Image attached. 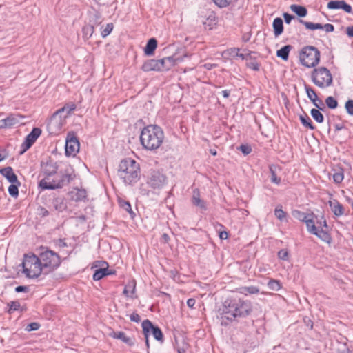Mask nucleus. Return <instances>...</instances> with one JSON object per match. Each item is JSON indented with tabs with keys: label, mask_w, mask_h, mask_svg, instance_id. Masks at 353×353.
<instances>
[{
	"label": "nucleus",
	"mask_w": 353,
	"mask_h": 353,
	"mask_svg": "<svg viewBox=\"0 0 353 353\" xmlns=\"http://www.w3.org/2000/svg\"><path fill=\"white\" fill-rule=\"evenodd\" d=\"M58 166L56 163L47 162L43 167L45 177L40 181L39 185L42 189L54 190L62 188L67 185L75 178L74 171L69 164H64V169L60 171L61 176L59 179H52V176L57 172Z\"/></svg>",
	"instance_id": "nucleus-1"
},
{
	"label": "nucleus",
	"mask_w": 353,
	"mask_h": 353,
	"mask_svg": "<svg viewBox=\"0 0 353 353\" xmlns=\"http://www.w3.org/2000/svg\"><path fill=\"white\" fill-rule=\"evenodd\" d=\"M223 307V317L230 321L236 317L247 316L252 311L251 302L240 299H227L224 302Z\"/></svg>",
	"instance_id": "nucleus-2"
},
{
	"label": "nucleus",
	"mask_w": 353,
	"mask_h": 353,
	"mask_svg": "<svg viewBox=\"0 0 353 353\" xmlns=\"http://www.w3.org/2000/svg\"><path fill=\"white\" fill-rule=\"evenodd\" d=\"M164 132L158 125H149L141 133L140 141L143 147L148 150H155L163 143Z\"/></svg>",
	"instance_id": "nucleus-3"
},
{
	"label": "nucleus",
	"mask_w": 353,
	"mask_h": 353,
	"mask_svg": "<svg viewBox=\"0 0 353 353\" xmlns=\"http://www.w3.org/2000/svg\"><path fill=\"white\" fill-rule=\"evenodd\" d=\"M139 165L133 159L122 160L119 164L118 176L125 184H132L139 180Z\"/></svg>",
	"instance_id": "nucleus-4"
},
{
	"label": "nucleus",
	"mask_w": 353,
	"mask_h": 353,
	"mask_svg": "<svg viewBox=\"0 0 353 353\" xmlns=\"http://www.w3.org/2000/svg\"><path fill=\"white\" fill-rule=\"evenodd\" d=\"M22 266L23 272L30 279L37 278L43 273L39 258L34 254L24 255Z\"/></svg>",
	"instance_id": "nucleus-5"
},
{
	"label": "nucleus",
	"mask_w": 353,
	"mask_h": 353,
	"mask_svg": "<svg viewBox=\"0 0 353 353\" xmlns=\"http://www.w3.org/2000/svg\"><path fill=\"white\" fill-rule=\"evenodd\" d=\"M38 258L45 274L55 270L61 263L59 254L48 249L39 253Z\"/></svg>",
	"instance_id": "nucleus-6"
},
{
	"label": "nucleus",
	"mask_w": 353,
	"mask_h": 353,
	"mask_svg": "<svg viewBox=\"0 0 353 353\" xmlns=\"http://www.w3.org/2000/svg\"><path fill=\"white\" fill-rule=\"evenodd\" d=\"M299 61L305 67L314 68L320 62L321 52L314 46H306L299 52Z\"/></svg>",
	"instance_id": "nucleus-7"
},
{
	"label": "nucleus",
	"mask_w": 353,
	"mask_h": 353,
	"mask_svg": "<svg viewBox=\"0 0 353 353\" xmlns=\"http://www.w3.org/2000/svg\"><path fill=\"white\" fill-rule=\"evenodd\" d=\"M312 82L319 88L330 86L332 83V77L329 70L320 67L313 70L311 74Z\"/></svg>",
	"instance_id": "nucleus-8"
},
{
	"label": "nucleus",
	"mask_w": 353,
	"mask_h": 353,
	"mask_svg": "<svg viewBox=\"0 0 353 353\" xmlns=\"http://www.w3.org/2000/svg\"><path fill=\"white\" fill-rule=\"evenodd\" d=\"M66 119L58 112H55L48 123V131L50 134H59L63 125L65 124Z\"/></svg>",
	"instance_id": "nucleus-9"
},
{
	"label": "nucleus",
	"mask_w": 353,
	"mask_h": 353,
	"mask_svg": "<svg viewBox=\"0 0 353 353\" xmlns=\"http://www.w3.org/2000/svg\"><path fill=\"white\" fill-rule=\"evenodd\" d=\"M148 185L153 189H160L166 183V176L159 171H152L147 180Z\"/></svg>",
	"instance_id": "nucleus-10"
},
{
	"label": "nucleus",
	"mask_w": 353,
	"mask_h": 353,
	"mask_svg": "<svg viewBox=\"0 0 353 353\" xmlns=\"http://www.w3.org/2000/svg\"><path fill=\"white\" fill-rule=\"evenodd\" d=\"M80 144L73 132L68 134L65 143V154L68 156H74L79 150Z\"/></svg>",
	"instance_id": "nucleus-11"
},
{
	"label": "nucleus",
	"mask_w": 353,
	"mask_h": 353,
	"mask_svg": "<svg viewBox=\"0 0 353 353\" xmlns=\"http://www.w3.org/2000/svg\"><path fill=\"white\" fill-rule=\"evenodd\" d=\"M41 134V130L40 128H34L32 132L26 136L24 142L21 144L22 151L20 153L23 154L28 150L36 141Z\"/></svg>",
	"instance_id": "nucleus-12"
},
{
	"label": "nucleus",
	"mask_w": 353,
	"mask_h": 353,
	"mask_svg": "<svg viewBox=\"0 0 353 353\" xmlns=\"http://www.w3.org/2000/svg\"><path fill=\"white\" fill-rule=\"evenodd\" d=\"M157 61L159 63V71H163L168 70L176 64L177 61H179V59H174L173 57H167L161 59H158Z\"/></svg>",
	"instance_id": "nucleus-13"
},
{
	"label": "nucleus",
	"mask_w": 353,
	"mask_h": 353,
	"mask_svg": "<svg viewBox=\"0 0 353 353\" xmlns=\"http://www.w3.org/2000/svg\"><path fill=\"white\" fill-rule=\"evenodd\" d=\"M327 8L331 10L342 9L347 13L352 12V7L350 5L345 3V1H331L327 3Z\"/></svg>",
	"instance_id": "nucleus-14"
},
{
	"label": "nucleus",
	"mask_w": 353,
	"mask_h": 353,
	"mask_svg": "<svg viewBox=\"0 0 353 353\" xmlns=\"http://www.w3.org/2000/svg\"><path fill=\"white\" fill-rule=\"evenodd\" d=\"M216 17L213 12H210L208 15L205 16V19L202 20V23L205 28L212 30L216 25Z\"/></svg>",
	"instance_id": "nucleus-15"
},
{
	"label": "nucleus",
	"mask_w": 353,
	"mask_h": 353,
	"mask_svg": "<svg viewBox=\"0 0 353 353\" xmlns=\"http://www.w3.org/2000/svg\"><path fill=\"white\" fill-rule=\"evenodd\" d=\"M109 335L114 339L121 340L123 343L128 344L130 346H132L134 345L133 340L131 338L127 336L123 332H112Z\"/></svg>",
	"instance_id": "nucleus-16"
},
{
	"label": "nucleus",
	"mask_w": 353,
	"mask_h": 353,
	"mask_svg": "<svg viewBox=\"0 0 353 353\" xmlns=\"http://www.w3.org/2000/svg\"><path fill=\"white\" fill-rule=\"evenodd\" d=\"M141 69L144 72L159 71L158 61L156 59L148 60L145 62H144L141 67Z\"/></svg>",
	"instance_id": "nucleus-17"
},
{
	"label": "nucleus",
	"mask_w": 353,
	"mask_h": 353,
	"mask_svg": "<svg viewBox=\"0 0 353 353\" xmlns=\"http://www.w3.org/2000/svg\"><path fill=\"white\" fill-rule=\"evenodd\" d=\"M329 205L331 208L332 212L334 214V215L336 216H340L343 214V207L337 200L330 201Z\"/></svg>",
	"instance_id": "nucleus-18"
},
{
	"label": "nucleus",
	"mask_w": 353,
	"mask_h": 353,
	"mask_svg": "<svg viewBox=\"0 0 353 353\" xmlns=\"http://www.w3.org/2000/svg\"><path fill=\"white\" fill-rule=\"evenodd\" d=\"M0 172L8 179L10 183H14L17 181V177L14 173L11 167H7L0 170Z\"/></svg>",
	"instance_id": "nucleus-19"
},
{
	"label": "nucleus",
	"mask_w": 353,
	"mask_h": 353,
	"mask_svg": "<svg viewBox=\"0 0 353 353\" xmlns=\"http://www.w3.org/2000/svg\"><path fill=\"white\" fill-rule=\"evenodd\" d=\"M75 108L76 105L74 103H69L65 104L63 108L57 110V112L67 119L70 116V113L75 110Z\"/></svg>",
	"instance_id": "nucleus-20"
},
{
	"label": "nucleus",
	"mask_w": 353,
	"mask_h": 353,
	"mask_svg": "<svg viewBox=\"0 0 353 353\" xmlns=\"http://www.w3.org/2000/svg\"><path fill=\"white\" fill-rule=\"evenodd\" d=\"M157 46V41L154 38H151L148 40L146 46L144 49V52L148 56H151L154 54V52Z\"/></svg>",
	"instance_id": "nucleus-21"
},
{
	"label": "nucleus",
	"mask_w": 353,
	"mask_h": 353,
	"mask_svg": "<svg viewBox=\"0 0 353 353\" xmlns=\"http://www.w3.org/2000/svg\"><path fill=\"white\" fill-rule=\"evenodd\" d=\"M272 26L275 37H278L282 34L283 31V20L281 18L277 17L274 19L272 23Z\"/></svg>",
	"instance_id": "nucleus-22"
},
{
	"label": "nucleus",
	"mask_w": 353,
	"mask_h": 353,
	"mask_svg": "<svg viewBox=\"0 0 353 353\" xmlns=\"http://www.w3.org/2000/svg\"><path fill=\"white\" fill-rule=\"evenodd\" d=\"M192 203L203 210L206 209L204 201L200 199V193L198 189H195L193 191Z\"/></svg>",
	"instance_id": "nucleus-23"
},
{
	"label": "nucleus",
	"mask_w": 353,
	"mask_h": 353,
	"mask_svg": "<svg viewBox=\"0 0 353 353\" xmlns=\"http://www.w3.org/2000/svg\"><path fill=\"white\" fill-rule=\"evenodd\" d=\"M305 90L307 97L312 101L313 104L318 108H320L319 104H316V101H319L320 104H322V101L319 100L315 91L310 87L305 86Z\"/></svg>",
	"instance_id": "nucleus-24"
},
{
	"label": "nucleus",
	"mask_w": 353,
	"mask_h": 353,
	"mask_svg": "<svg viewBox=\"0 0 353 353\" xmlns=\"http://www.w3.org/2000/svg\"><path fill=\"white\" fill-rule=\"evenodd\" d=\"M292 47L290 45H287L277 50L276 55L278 57L281 58L284 61H287L289 57L290 51Z\"/></svg>",
	"instance_id": "nucleus-25"
},
{
	"label": "nucleus",
	"mask_w": 353,
	"mask_h": 353,
	"mask_svg": "<svg viewBox=\"0 0 353 353\" xmlns=\"http://www.w3.org/2000/svg\"><path fill=\"white\" fill-rule=\"evenodd\" d=\"M290 10L300 17H304L307 14V10L304 6L296 4L291 5Z\"/></svg>",
	"instance_id": "nucleus-26"
},
{
	"label": "nucleus",
	"mask_w": 353,
	"mask_h": 353,
	"mask_svg": "<svg viewBox=\"0 0 353 353\" xmlns=\"http://www.w3.org/2000/svg\"><path fill=\"white\" fill-rule=\"evenodd\" d=\"M52 205L53 208L59 212H62L66 208V204L64 199L62 197L54 199L52 201Z\"/></svg>",
	"instance_id": "nucleus-27"
},
{
	"label": "nucleus",
	"mask_w": 353,
	"mask_h": 353,
	"mask_svg": "<svg viewBox=\"0 0 353 353\" xmlns=\"http://www.w3.org/2000/svg\"><path fill=\"white\" fill-rule=\"evenodd\" d=\"M152 323L148 319L142 322L143 332L145 338H149L150 333L152 332Z\"/></svg>",
	"instance_id": "nucleus-28"
},
{
	"label": "nucleus",
	"mask_w": 353,
	"mask_h": 353,
	"mask_svg": "<svg viewBox=\"0 0 353 353\" xmlns=\"http://www.w3.org/2000/svg\"><path fill=\"white\" fill-rule=\"evenodd\" d=\"M312 215L313 214H310L304 221L306 224L308 232L311 234H313L317 230L315 223L312 218Z\"/></svg>",
	"instance_id": "nucleus-29"
},
{
	"label": "nucleus",
	"mask_w": 353,
	"mask_h": 353,
	"mask_svg": "<svg viewBox=\"0 0 353 353\" xmlns=\"http://www.w3.org/2000/svg\"><path fill=\"white\" fill-rule=\"evenodd\" d=\"M83 38L85 40H88L89 38L92 37L94 33V26L93 25H86L83 26Z\"/></svg>",
	"instance_id": "nucleus-30"
},
{
	"label": "nucleus",
	"mask_w": 353,
	"mask_h": 353,
	"mask_svg": "<svg viewBox=\"0 0 353 353\" xmlns=\"http://www.w3.org/2000/svg\"><path fill=\"white\" fill-rule=\"evenodd\" d=\"M312 234L316 235L320 239L327 243H330L331 240V237L329 235V234L327 232L324 231L323 230H316Z\"/></svg>",
	"instance_id": "nucleus-31"
},
{
	"label": "nucleus",
	"mask_w": 353,
	"mask_h": 353,
	"mask_svg": "<svg viewBox=\"0 0 353 353\" xmlns=\"http://www.w3.org/2000/svg\"><path fill=\"white\" fill-rule=\"evenodd\" d=\"M107 267H102L99 269H97L93 274V279L94 281H99L103 278L105 276H107Z\"/></svg>",
	"instance_id": "nucleus-32"
},
{
	"label": "nucleus",
	"mask_w": 353,
	"mask_h": 353,
	"mask_svg": "<svg viewBox=\"0 0 353 353\" xmlns=\"http://www.w3.org/2000/svg\"><path fill=\"white\" fill-rule=\"evenodd\" d=\"M299 21L301 23L303 24L305 26V28L308 30H314L317 29H323V25H321V23H314L309 21H305L302 19H300Z\"/></svg>",
	"instance_id": "nucleus-33"
},
{
	"label": "nucleus",
	"mask_w": 353,
	"mask_h": 353,
	"mask_svg": "<svg viewBox=\"0 0 353 353\" xmlns=\"http://www.w3.org/2000/svg\"><path fill=\"white\" fill-rule=\"evenodd\" d=\"M301 123L311 130H314V127L312 123L310 118L307 115H300L299 117Z\"/></svg>",
	"instance_id": "nucleus-34"
},
{
	"label": "nucleus",
	"mask_w": 353,
	"mask_h": 353,
	"mask_svg": "<svg viewBox=\"0 0 353 353\" xmlns=\"http://www.w3.org/2000/svg\"><path fill=\"white\" fill-rule=\"evenodd\" d=\"M268 286L270 290L274 291H278L281 288L280 282L275 279H270L268 283Z\"/></svg>",
	"instance_id": "nucleus-35"
},
{
	"label": "nucleus",
	"mask_w": 353,
	"mask_h": 353,
	"mask_svg": "<svg viewBox=\"0 0 353 353\" xmlns=\"http://www.w3.org/2000/svg\"><path fill=\"white\" fill-rule=\"evenodd\" d=\"M292 214L295 219H296L301 221H303V222H304L305 220L307 219V217L309 216V215L305 214L304 212H301L297 210H292Z\"/></svg>",
	"instance_id": "nucleus-36"
},
{
	"label": "nucleus",
	"mask_w": 353,
	"mask_h": 353,
	"mask_svg": "<svg viewBox=\"0 0 353 353\" xmlns=\"http://www.w3.org/2000/svg\"><path fill=\"white\" fill-rule=\"evenodd\" d=\"M152 334L154 336V339L157 341H163V333L160 328L158 327L154 326L152 327Z\"/></svg>",
	"instance_id": "nucleus-37"
},
{
	"label": "nucleus",
	"mask_w": 353,
	"mask_h": 353,
	"mask_svg": "<svg viewBox=\"0 0 353 353\" xmlns=\"http://www.w3.org/2000/svg\"><path fill=\"white\" fill-rule=\"evenodd\" d=\"M311 115L314 119L318 123H322L323 121V115L316 109H312L311 110Z\"/></svg>",
	"instance_id": "nucleus-38"
},
{
	"label": "nucleus",
	"mask_w": 353,
	"mask_h": 353,
	"mask_svg": "<svg viewBox=\"0 0 353 353\" xmlns=\"http://www.w3.org/2000/svg\"><path fill=\"white\" fill-rule=\"evenodd\" d=\"M135 292V283L134 282H132L131 283H128L123 290V294L128 296L129 294H134Z\"/></svg>",
	"instance_id": "nucleus-39"
},
{
	"label": "nucleus",
	"mask_w": 353,
	"mask_h": 353,
	"mask_svg": "<svg viewBox=\"0 0 353 353\" xmlns=\"http://www.w3.org/2000/svg\"><path fill=\"white\" fill-rule=\"evenodd\" d=\"M325 103L327 105V107L331 108V109H334L338 105L337 101L333 97H331V96L328 97L325 99Z\"/></svg>",
	"instance_id": "nucleus-40"
},
{
	"label": "nucleus",
	"mask_w": 353,
	"mask_h": 353,
	"mask_svg": "<svg viewBox=\"0 0 353 353\" xmlns=\"http://www.w3.org/2000/svg\"><path fill=\"white\" fill-rule=\"evenodd\" d=\"M241 292L246 294L249 293L250 294H258L259 292V290L258 288L254 286H249V287H245L242 288Z\"/></svg>",
	"instance_id": "nucleus-41"
},
{
	"label": "nucleus",
	"mask_w": 353,
	"mask_h": 353,
	"mask_svg": "<svg viewBox=\"0 0 353 353\" xmlns=\"http://www.w3.org/2000/svg\"><path fill=\"white\" fill-rule=\"evenodd\" d=\"M274 214L280 221H283L286 216V213L282 209L277 208L274 210Z\"/></svg>",
	"instance_id": "nucleus-42"
},
{
	"label": "nucleus",
	"mask_w": 353,
	"mask_h": 353,
	"mask_svg": "<svg viewBox=\"0 0 353 353\" xmlns=\"http://www.w3.org/2000/svg\"><path fill=\"white\" fill-rule=\"evenodd\" d=\"M120 206L130 214L132 213L131 205L128 201H119Z\"/></svg>",
	"instance_id": "nucleus-43"
},
{
	"label": "nucleus",
	"mask_w": 353,
	"mask_h": 353,
	"mask_svg": "<svg viewBox=\"0 0 353 353\" xmlns=\"http://www.w3.org/2000/svg\"><path fill=\"white\" fill-rule=\"evenodd\" d=\"M113 25L112 23H108L104 29L101 31V36L103 37H105L108 36L112 30Z\"/></svg>",
	"instance_id": "nucleus-44"
},
{
	"label": "nucleus",
	"mask_w": 353,
	"mask_h": 353,
	"mask_svg": "<svg viewBox=\"0 0 353 353\" xmlns=\"http://www.w3.org/2000/svg\"><path fill=\"white\" fill-rule=\"evenodd\" d=\"M344 176L343 172H336L333 175L334 181L336 183H340L343 180Z\"/></svg>",
	"instance_id": "nucleus-45"
},
{
	"label": "nucleus",
	"mask_w": 353,
	"mask_h": 353,
	"mask_svg": "<svg viewBox=\"0 0 353 353\" xmlns=\"http://www.w3.org/2000/svg\"><path fill=\"white\" fill-rule=\"evenodd\" d=\"M214 3L220 8H225L228 6L232 0H213Z\"/></svg>",
	"instance_id": "nucleus-46"
},
{
	"label": "nucleus",
	"mask_w": 353,
	"mask_h": 353,
	"mask_svg": "<svg viewBox=\"0 0 353 353\" xmlns=\"http://www.w3.org/2000/svg\"><path fill=\"white\" fill-rule=\"evenodd\" d=\"M9 312L11 313L13 311L17 310L20 307V303L18 301H12L8 303Z\"/></svg>",
	"instance_id": "nucleus-47"
},
{
	"label": "nucleus",
	"mask_w": 353,
	"mask_h": 353,
	"mask_svg": "<svg viewBox=\"0 0 353 353\" xmlns=\"http://www.w3.org/2000/svg\"><path fill=\"white\" fill-rule=\"evenodd\" d=\"M8 192L10 195L12 196H17L19 194L18 188L16 185L12 184L8 188Z\"/></svg>",
	"instance_id": "nucleus-48"
},
{
	"label": "nucleus",
	"mask_w": 353,
	"mask_h": 353,
	"mask_svg": "<svg viewBox=\"0 0 353 353\" xmlns=\"http://www.w3.org/2000/svg\"><path fill=\"white\" fill-rule=\"evenodd\" d=\"M345 109L348 114L353 115V100H348L345 103Z\"/></svg>",
	"instance_id": "nucleus-49"
},
{
	"label": "nucleus",
	"mask_w": 353,
	"mask_h": 353,
	"mask_svg": "<svg viewBox=\"0 0 353 353\" xmlns=\"http://www.w3.org/2000/svg\"><path fill=\"white\" fill-rule=\"evenodd\" d=\"M278 256L280 259L286 261L288 259V252L286 250H281L278 252Z\"/></svg>",
	"instance_id": "nucleus-50"
},
{
	"label": "nucleus",
	"mask_w": 353,
	"mask_h": 353,
	"mask_svg": "<svg viewBox=\"0 0 353 353\" xmlns=\"http://www.w3.org/2000/svg\"><path fill=\"white\" fill-rule=\"evenodd\" d=\"M239 150L242 152L243 154L246 155L249 154L252 151L251 147L248 145H241L239 147Z\"/></svg>",
	"instance_id": "nucleus-51"
},
{
	"label": "nucleus",
	"mask_w": 353,
	"mask_h": 353,
	"mask_svg": "<svg viewBox=\"0 0 353 353\" xmlns=\"http://www.w3.org/2000/svg\"><path fill=\"white\" fill-rule=\"evenodd\" d=\"M270 172H271V181L274 183L279 184L281 182V179L276 176L275 172L272 170V168H270Z\"/></svg>",
	"instance_id": "nucleus-52"
},
{
	"label": "nucleus",
	"mask_w": 353,
	"mask_h": 353,
	"mask_svg": "<svg viewBox=\"0 0 353 353\" xmlns=\"http://www.w3.org/2000/svg\"><path fill=\"white\" fill-rule=\"evenodd\" d=\"M39 328V324L37 323H31L28 325L26 330L28 331L37 330Z\"/></svg>",
	"instance_id": "nucleus-53"
},
{
	"label": "nucleus",
	"mask_w": 353,
	"mask_h": 353,
	"mask_svg": "<svg viewBox=\"0 0 353 353\" xmlns=\"http://www.w3.org/2000/svg\"><path fill=\"white\" fill-rule=\"evenodd\" d=\"M285 22L288 24L290 23L292 19H294L293 15H291L287 12L283 13V14Z\"/></svg>",
	"instance_id": "nucleus-54"
},
{
	"label": "nucleus",
	"mask_w": 353,
	"mask_h": 353,
	"mask_svg": "<svg viewBox=\"0 0 353 353\" xmlns=\"http://www.w3.org/2000/svg\"><path fill=\"white\" fill-rule=\"evenodd\" d=\"M130 319L132 321H134V322H136V323H139L141 321V318L139 316V315L137 314V313H132L130 316Z\"/></svg>",
	"instance_id": "nucleus-55"
},
{
	"label": "nucleus",
	"mask_w": 353,
	"mask_h": 353,
	"mask_svg": "<svg viewBox=\"0 0 353 353\" xmlns=\"http://www.w3.org/2000/svg\"><path fill=\"white\" fill-rule=\"evenodd\" d=\"M323 29H324L327 32H331L334 31V28L332 24L326 23L325 25L323 26Z\"/></svg>",
	"instance_id": "nucleus-56"
},
{
	"label": "nucleus",
	"mask_w": 353,
	"mask_h": 353,
	"mask_svg": "<svg viewBox=\"0 0 353 353\" xmlns=\"http://www.w3.org/2000/svg\"><path fill=\"white\" fill-rule=\"evenodd\" d=\"M170 241V236L168 234L164 233L161 238V242L163 243H168Z\"/></svg>",
	"instance_id": "nucleus-57"
},
{
	"label": "nucleus",
	"mask_w": 353,
	"mask_h": 353,
	"mask_svg": "<svg viewBox=\"0 0 353 353\" xmlns=\"http://www.w3.org/2000/svg\"><path fill=\"white\" fill-rule=\"evenodd\" d=\"M28 290V288L27 286H22V285L17 286L15 288V291L17 292H27Z\"/></svg>",
	"instance_id": "nucleus-58"
},
{
	"label": "nucleus",
	"mask_w": 353,
	"mask_h": 353,
	"mask_svg": "<svg viewBox=\"0 0 353 353\" xmlns=\"http://www.w3.org/2000/svg\"><path fill=\"white\" fill-rule=\"evenodd\" d=\"M196 303V301L194 299H189L187 301V305L189 307L192 308Z\"/></svg>",
	"instance_id": "nucleus-59"
},
{
	"label": "nucleus",
	"mask_w": 353,
	"mask_h": 353,
	"mask_svg": "<svg viewBox=\"0 0 353 353\" xmlns=\"http://www.w3.org/2000/svg\"><path fill=\"white\" fill-rule=\"evenodd\" d=\"M346 33L349 37H353V26L347 28Z\"/></svg>",
	"instance_id": "nucleus-60"
},
{
	"label": "nucleus",
	"mask_w": 353,
	"mask_h": 353,
	"mask_svg": "<svg viewBox=\"0 0 353 353\" xmlns=\"http://www.w3.org/2000/svg\"><path fill=\"white\" fill-rule=\"evenodd\" d=\"M221 239H227L228 238V233L226 231H223L219 233Z\"/></svg>",
	"instance_id": "nucleus-61"
},
{
	"label": "nucleus",
	"mask_w": 353,
	"mask_h": 353,
	"mask_svg": "<svg viewBox=\"0 0 353 353\" xmlns=\"http://www.w3.org/2000/svg\"><path fill=\"white\" fill-rule=\"evenodd\" d=\"M103 264L105 265V267H107V271L105 272V273H107V275H111V274H115V271L114 270H109L108 269V264L106 262H103Z\"/></svg>",
	"instance_id": "nucleus-62"
},
{
	"label": "nucleus",
	"mask_w": 353,
	"mask_h": 353,
	"mask_svg": "<svg viewBox=\"0 0 353 353\" xmlns=\"http://www.w3.org/2000/svg\"><path fill=\"white\" fill-rule=\"evenodd\" d=\"M239 52V48H232L230 50V54L233 57H236V52Z\"/></svg>",
	"instance_id": "nucleus-63"
},
{
	"label": "nucleus",
	"mask_w": 353,
	"mask_h": 353,
	"mask_svg": "<svg viewBox=\"0 0 353 353\" xmlns=\"http://www.w3.org/2000/svg\"><path fill=\"white\" fill-rule=\"evenodd\" d=\"M239 212H241V214L244 216H247L249 214L248 211L246 210H239Z\"/></svg>",
	"instance_id": "nucleus-64"
}]
</instances>
